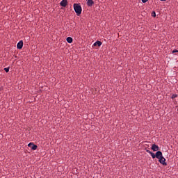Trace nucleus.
I'll list each match as a JSON object with an SVG mask.
<instances>
[{
  "label": "nucleus",
  "instance_id": "nucleus-1",
  "mask_svg": "<svg viewBox=\"0 0 178 178\" xmlns=\"http://www.w3.org/2000/svg\"><path fill=\"white\" fill-rule=\"evenodd\" d=\"M74 10L76 14V16H80L82 13V7L79 3L73 4Z\"/></svg>",
  "mask_w": 178,
  "mask_h": 178
},
{
  "label": "nucleus",
  "instance_id": "nucleus-2",
  "mask_svg": "<svg viewBox=\"0 0 178 178\" xmlns=\"http://www.w3.org/2000/svg\"><path fill=\"white\" fill-rule=\"evenodd\" d=\"M28 147H29L31 150L35 151L38 149V145L33 144V143H29L28 144Z\"/></svg>",
  "mask_w": 178,
  "mask_h": 178
},
{
  "label": "nucleus",
  "instance_id": "nucleus-3",
  "mask_svg": "<svg viewBox=\"0 0 178 178\" xmlns=\"http://www.w3.org/2000/svg\"><path fill=\"white\" fill-rule=\"evenodd\" d=\"M159 162L163 165H165V166H167L168 165V163H166V159L164 156L161 157V159H159Z\"/></svg>",
  "mask_w": 178,
  "mask_h": 178
},
{
  "label": "nucleus",
  "instance_id": "nucleus-4",
  "mask_svg": "<svg viewBox=\"0 0 178 178\" xmlns=\"http://www.w3.org/2000/svg\"><path fill=\"white\" fill-rule=\"evenodd\" d=\"M155 156L157 159H160L161 157H163V152L161 151H157L155 154Z\"/></svg>",
  "mask_w": 178,
  "mask_h": 178
},
{
  "label": "nucleus",
  "instance_id": "nucleus-5",
  "mask_svg": "<svg viewBox=\"0 0 178 178\" xmlns=\"http://www.w3.org/2000/svg\"><path fill=\"white\" fill-rule=\"evenodd\" d=\"M152 150L153 152H158L159 150V147L156 144H153L152 146Z\"/></svg>",
  "mask_w": 178,
  "mask_h": 178
},
{
  "label": "nucleus",
  "instance_id": "nucleus-6",
  "mask_svg": "<svg viewBox=\"0 0 178 178\" xmlns=\"http://www.w3.org/2000/svg\"><path fill=\"white\" fill-rule=\"evenodd\" d=\"M17 49H22V48H23V41L22 40H20L17 44Z\"/></svg>",
  "mask_w": 178,
  "mask_h": 178
},
{
  "label": "nucleus",
  "instance_id": "nucleus-7",
  "mask_svg": "<svg viewBox=\"0 0 178 178\" xmlns=\"http://www.w3.org/2000/svg\"><path fill=\"white\" fill-rule=\"evenodd\" d=\"M60 5L63 7H66L67 5V0H62L60 2Z\"/></svg>",
  "mask_w": 178,
  "mask_h": 178
},
{
  "label": "nucleus",
  "instance_id": "nucleus-8",
  "mask_svg": "<svg viewBox=\"0 0 178 178\" xmlns=\"http://www.w3.org/2000/svg\"><path fill=\"white\" fill-rule=\"evenodd\" d=\"M94 47H100L101 45H102V42L101 41H97L93 44Z\"/></svg>",
  "mask_w": 178,
  "mask_h": 178
},
{
  "label": "nucleus",
  "instance_id": "nucleus-9",
  "mask_svg": "<svg viewBox=\"0 0 178 178\" xmlns=\"http://www.w3.org/2000/svg\"><path fill=\"white\" fill-rule=\"evenodd\" d=\"M93 4H94L93 0H88L87 1V6H92Z\"/></svg>",
  "mask_w": 178,
  "mask_h": 178
},
{
  "label": "nucleus",
  "instance_id": "nucleus-10",
  "mask_svg": "<svg viewBox=\"0 0 178 178\" xmlns=\"http://www.w3.org/2000/svg\"><path fill=\"white\" fill-rule=\"evenodd\" d=\"M66 41L68 42V44H72V42H73V39L71 37H67L66 38Z\"/></svg>",
  "mask_w": 178,
  "mask_h": 178
},
{
  "label": "nucleus",
  "instance_id": "nucleus-11",
  "mask_svg": "<svg viewBox=\"0 0 178 178\" xmlns=\"http://www.w3.org/2000/svg\"><path fill=\"white\" fill-rule=\"evenodd\" d=\"M150 155H151V156H152V158L153 159H154L156 158V154H155L154 152H152V153L150 154Z\"/></svg>",
  "mask_w": 178,
  "mask_h": 178
},
{
  "label": "nucleus",
  "instance_id": "nucleus-12",
  "mask_svg": "<svg viewBox=\"0 0 178 178\" xmlns=\"http://www.w3.org/2000/svg\"><path fill=\"white\" fill-rule=\"evenodd\" d=\"M178 97V95H177V94H173L172 95V97H171V98L172 99H175V98H177Z\"/></svg>",
  "mask_w": 178,
  "mask_h": 178
},
{
  "label": "nucleus",
  "instance_id": "nucleus-13",
  "mask_svg": "<svg viewBox=\"0 0 178 178\" xmlns=\"http://www.w3.org/2000/svg\"><path fill=\"white\" fill-rule=\"evenodd\" d=\"M10 70V67H6L4 68V71H6V73H8Z\"/></svg>",
  "mask_w": 178,
  "mask_h": 178
},
{
  "label": "nucleus",
  "instance_id": "nucleus-14",
  "mask_svg": "<svg viewBox=\"0 0 178 178\" xmlns=\"http://www.w3.org/2000/svg\"><path fill=\"white\" fill-rule=\"evenodd\" d=\"M152 16H153V17H156V12H152Z\"/></svg>",
  "mask_w": 178,
  "mask_h": 178
},
{
  "label": "nucleus",
  "instance_id": "nucleus-15",
  "mask_svg": "<svg viewBox=\"0 0 178 178\" xmlns=\"http://www.w3.org/2000/svg\"><path fill=\"white\" fill-rule=\"evenodd\" d=\"M146 152L148 153V154H151V153H152V152H151V151L149 150V149H146Z\"/></svg>",
  "mask_w": 178,
  "mask_h": 178
},
{
  "label": "nucleus",
  "instance_id": "nucleus-16",
  "mask_svg": "<svg viewBox=\"0 0 178 178\" xmlns=\"http://www.w3.org/2000/svg\"><path fill=\"white\" fill-rule=\"evenodd\" d=\"M176 52H178V50L174 49V50L172 51V54H175Z\"/></svg>",
  "mask_w": 178,
  "mask_h": 178
},
{
  "label": "nucleus",
  "instance_id": "nucleus-17",
  "mask_svg": "<svg viewBox=\"0 0 178 178\" xmlns=\"http://www.w3.org/2000/svg\"><path fill=\"white\" fill-rule=\"evenodd\" d=\"M143 3H146L148 0H141Z\"/></svg>",
  "mask_w": 178,
  "mask_h": 178
},
{
  "label": "nucleus",
  "instance_id": "nucleus-18",
  "mask_svg": "<svg viewBox=\"0 0 178 178\" xmlns=\"http://www.w3.org/2000/svg\"><path fill=\"white\" fill-rule=\"evenodd\" d=\"M160 1H167V0H160Z\"/></svg>",
  "mask_w": 178,
  "mask_h": 178
}]
</instances>
